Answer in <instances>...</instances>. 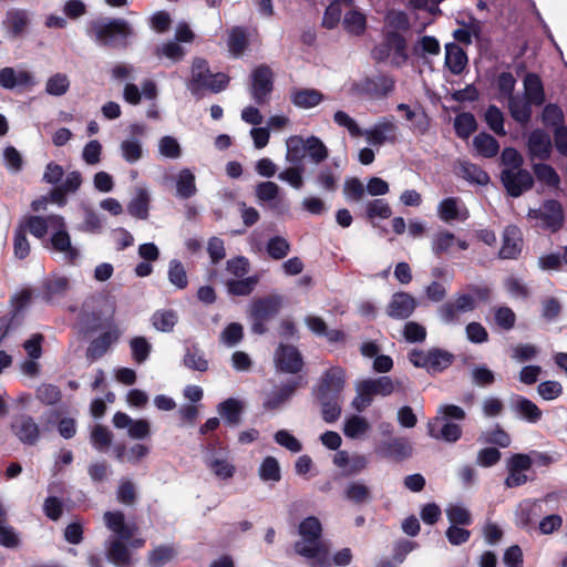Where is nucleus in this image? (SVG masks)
Returning a JSON list of instances; mask_svg holds the SVG:
<instances>
[{
  "label": "nucleus",
  "mask_w": 567,
  "mask_h": 567,
  "mask_svg": "<svg viewBox=\"0 0 567 567\" xmlns=\"http://www.w3.org/2000/svg\"><path fill=\"white\" fill-rule=\"evenodd\" d=\"M86 34L97 45L117 51H126L136 35L127 20L106 17L91 20L86 27Z\"/></svg>",
  "instance_id": "nucleus-1"
},
{
  "label": "nucleus",
  "mask_w": 567,
  "mask_h": 567,
  "mask_svg": "<svg viewBox=\"0 0 567 567\" xmlns=\"http://www.w3.org/2000/svg\"><path fill=\"white\" fill-rule=\"evenodd\" d=\"M300 540L293 544L295 553L310 560L311 567H328L329 548L322 542V525L316 516H308L299 523Z\"/></svg>",
  "instance_id": "nucleus-2"
},
{
  "label": "nucleus",
  "mask_w": 567,
  "mask_h": 567,
  "mask_svg": "<svg viewBox=\"0 0 567 567\" xmlns=\"http://www.w3.org/2000/svg\"><path fill=\"white\" fill-rule=\"evenodd\" d=\"M284 307V297L271 293L265 297L255 298L248 310L250 331L254 334L262 336L268 332L267 323L275 319Z\"/></svg>",
  "instance_id": "nucleus-3"
},
{
  "label": "nucleus",
  "mask_w": 567,
  "mask_h": 567,
  "mask_svg": "<svg viewBox=\"0 0 567 567\" xmlns=\"http://www.w3.org/2000/svg\"><path fill=\"white\" fill-rule=\"evenodd\" d=\"M275 89V73L268 64L257 65L249 75L248 90L251 99L258 106L270 103Z\"/></svg>",
  "instance_id": "nucleus-4"
},
{
  "label": "nucleus",
  "mask_w": 567,
  "mask_h": 567,
  "mask_svg": "<svg viewBox=\"0 0 567 567\" xmlns=\"http://www.w3.org/2000/svg\"><path fill=\"white\" fill-rule=\"evenodd\" d=\"M396 81L392 75L380 73L372 76H365L360 82L353 84L357 94L370 100L386 99L395 90Z\"/></svg>",
  "instance_id": "nucleus-5"
},
{
  "label": "nucleus",
  "mask_w": 567,
  "mask_h": 567,
  "mask_svg": "<svg viewBox=\"0 0 567 567\" xmlns=\"http://www.w3.org/2000/svg\"><path fill=\"white\" fill-rule=\"evenodd\" d=\"M12 435L25 446H34L41 440L42 429L35 419L27 413L16 414L10 422Z\"/></svg>",
  "instance_id": "nucleus-6"
},
{
  "label": "nucleus",
  "mask_w": 567,
  "mask_h": 567,
  "mask_svg": "<svg viewBox=\"0 0 567 567\" xmlns=\"http://www.w3.org/2000/svg\"><path fill=\"white\" fill-rule=\"evenodd\" d=\"M528 217L540 219L542 226L551 233L558 231L564 225V209L556 199H546L537 209H529Z\"/></svg>",
  "instance_id": "nucleus-7"
},
{
  "label": "nucleus",
  "mask_w": 567,
  "mask_h": 567,
  "mask_svg": "<svg viewBox=\"0 0 567 567\" xmlns=\"http://www.w3.org/2000/svg\"><path fill=\"white\" fill-rule=\"evenodd\" d=\"M501 182L511 197H519L534 186L533 175L525 168L517 171L503 169L501 172Z\"/></svg>",
  "instance_id": "nucleus-8"
},
{
  "label": "nucleus",
  "mask_w": 567,
  "mask_h": 567,
  "mask_svg": "<svg viewBox=\"0 0 567 567\" xmlns=\"http://www.w3.org/2000/svg\"><path fill=\"white\" fill-rule=\"evenodd\" d=\"M52 229L53 233L44 247L55 252L63 254L65 261L70 265H74L80 257V251L72 245L65 220L63 219L62 227H53Z\"/></svg>",
  "instance_id": "nucleus-9"
},
{
  "label": "nucleus",
  "mask_w": 567,
  "mask_h": 567,
  "mask_svg": "<svg viewBox=\"0 0 567 567\" xmlns=\"http://www.w3.org/2000/svg\"><path fill=\"white\" fill-rule=\"evenodd\" d=\"M346 384V372L341 367H331L320 378L315 390L316 396L341 398Z\"/></svg>",
  "instance_id": "nucleus-10"
},
{
  "label": "nucleus",
  "mask_w": 567,
  "mask_h": 567,
  "mask_svg": "<svg viewBox=\"0 0 567 567\" xmlns=\"http://www.w3.org/2000/svg\"><path fill=\"white\" fill-rule=\"evenodd\" d=\"M275 364L278 371L296 374L303 368V358L297 347L280 343L275 350Z\"/></svg>",
  "instance_id": "nucleus-11"
},
{
  "label": "nucleus",
  "mask_w": 567,
  "mask_h": 567,
  "mask_svg": "<svg viewBox=\"0 0 567 567\" xmlns=\"http://www.w3.org/2000/svg\"><path fill=\"white\" fill-rule=\"evenodd\" d=\"M63 226V216L51 214L49 216L29 215L23 217L18 227L24 229V233H30L35 238L42 239L48 234V229L53 227Z\"/></svg>",
  "instance_id": "nucleus-12"
},
{
  "label": "nucleus",
  "mask_w": 567,
  "mask_h": 567,
  "mask_svg": "<svg viewBox=\"0 0 567 567\" xmlns=\"http://www.w3.org/2000/svg\"><path fill=\"white\" fill-rule=\"evenodd\" d=\"M121 337V330L116 324H107V330L94 338L85 351V357L90 362H94L106 354L112 344L117 342Z\"/></svg>",
  "instance_id": "nucleus-13"
},
{
  "label": "nucleus",
  "mask_w": 567,
  "mask_h": 567,
  "mask_svg": "<svg viewBox=\"0 0 567 567\" xmlns=\"http://www.w3.org/2000/svg\"><path fill=\"white\" fill-rule=\"evenodd\" d=\"M476 307L475 299L472 295H458L454 301L444 302L439 308L440 318L446 323L458 321L460 312L473 311Z\"/></svg>",
  "instance_id": "nucleus-14"
},
{
  "label": "nucleus",
  "mask_w": 567,
  "mask_h": 567,
  "mask_svg": "<svg viewBox=\"0 0 567 567\" xmlns=\"http://www.w3.org/2000/svg\"><path fill=\"white\" fill-rule=\"evenodd\" d=\"M416 308V300L408 292L399 291L393 293L386 306V315L395 320L408 319Z\"/></svg>",
  "instance_id": "nucleus-15"
},
{
  "label": "nucleus",
  "mask_w": 567,
  "mask_h": 567,
  "mask_svg": "<svg viewBox=\"0 0 567 567\" xmlns=\"http://www.w3.org/2000/svg\"><path fill=\"white\" fill-rule=\"evenodd\" d=\"M70 288V281L65 276H51L42 281L37 293L44 302L52 303L65 297Z\"/></svg>",
  "instance_id": "nucleus-16"
},
{
  "label": "nucleus",
  "mask_w": 567,
  "mask_h": 567,
  "mask_svg": "<svg viewBox=\"0 0 567 567\" xmlns=\"http://www.w3.org/2000/svg\"><path fill=\"white\" fill-rule=\"evenodd\" d=\"M35 85L32 73L6 66L0 70V86L4 90L29 89Z\"/></svg>",
  "instance_id": "nucleus-17"
},
{
  "label": "nucleus",
  "mask_w": 567,
  "mask_h": 567,
  "mask_svg": "<svg viewBox=\"0 0 567 567\" xmlns=\"http://www.w3.org/2000/svg\"><path fill=\"white\" fill-rule=\"evenodd\" d=\"M396 130L398 127L391 118L383 117L363 134L365 135L369 144L381 146L385 142L395 143Z\"/></svg>",
  "instance_id": "nucleus-18"
},
{
  "label": "nucleus",
  "mask_w": 567,
  "mask_h": 567,
  "mask_svg": "<svg viewBox=\"0 0 567 567\" xmlns=\"http://www.w3.org/2000/svg\"><path fill=\"white\" fill-rule=\"evenodd\" d=\"M527 148L532 158L546 161L550 157L553 143L544 130L535 128L528 136Z\"/></svg>",
  "instance_id": "nucleus-19"
},
{
  "label": "nucleus",
  "mask_w": 567,
  "mask_h": 567,
  "mask_svg": "<svg viewBox=\"0 0 567 567\" xmlns=\"http://www.w3.org/2000/svg\"><path fill=\"white\" fill-rule=\"evenodd\" d=\"M30 23L29 13L24 9L12 8L6 12L2 27L10 39L20 38Z\"/></svg>",
  "instance_id": "nucleus-20"
},
{
  "label": "nucleus",
  "mask_w": 567,
  "mask_h": 567,
  "mask_svg": "<svg viewBox=\"0 0 567 567\" xmlns=\"http://www.w3.org/2000/svg\"><path fill=\"white\" fill-rule=\"evenodd\" d=\"M412 445L405 437H394L390 441H384L378 447V453L382 457L390 458L395 462H402L410 457L412 455Z\"/></svg>",
  "instance_id": "nucleus-21"
},
{
  "label": "nucleus",
  "mask_w": 567,
  "mask_h": 567,
  "mask_svg": "<svg viewBox=\"0 0 567 567\" xmlns=\"http://www.w3.org/2000/svg\"><path fill=\"white\" fill-rule=\"evenodd\" d=\"M439 217L446 223L453 220H466L470 217V212L462 204L458 197H447L440 202L437 206Z\"/></svg>",
  "instance_id": "nucleus-22"
},
{
  "label": "nucleus",
  "mask_w": 567,
  "mask_h": 567,
  "mask_svg": "<svg viewBox=\"0 0 567 567\" xmlns=\"http://www.w3.org/2000/svg\"><path fill=\"white\" fill-rule=\"evenodd\" d=\"M301 377L292 379L285 384H282L278 390L272 391L267 395L264 401V408L268 411H274L279 409L284 403H286L296 392V390L300 386Z\"/></svg>",
  "instance_id": "nucleus-23"
},
{
  "label": "nucleus",
  "mask_w": 567,
  "mask_h": 567,
  "mask_svg": "<svg viewBox=\"0 0 567 567\" xmlns=\"http://www.w3.org/2000/svg\"><path fill=\"white\" fill-rule=\"evenodd\" d=\"M455 360V355L441 348H432L429 350L425 370L430 374H436L449 369Z\"/></svg>",
  "instance_id": "nucleus-24"
},
{
  "label": "nucleus",
  "mask_w": 567,
  "mask_h": 567,
  "mask_svg": "<svg viewBox=\"0 0 567 567\" xmlns=\"http://www.w3.org/2000/svg\"><path fill=\"white\" fill-rule=\"evenodd\" d=\"M524 99L535 106H542L546 96L543 82L536 73H528L524 79Z\"/></svg>",
  "instance_id": "nucleus-25"
},
{
  "label": "nucleus",
  "mask_w": 567,
  "mask_h": 567,
  "mask_svg": "<svg viewBox=\"0 0 567 567\" xmlns=\"http://www.w3.org/2000/svg\"><path fill=\"white\" fill-rule=\"evenodd\" d=\"M466 52L456 43L445 44V65L455 75H460L467 65Z\"/></svg>",
  "instance_id": "nucleus-26"
},
{
  "label": "nucleus",
  "mask_w": 567,
  "mask_h": 567,
  "mask_svg": "<svg viewBox=\"0 0 567 567\" xmlns=\"http://www.w3.org/2000/svg\"><path fill=\"white\" fill-rule=\"evenodd\" d=\"M323 94L316 89H295L291 91V103L300 109H311L323 101Z\"/></svg>",
  "instance_id": "nucleus-27"
},
{
  "label": "nucleus",
  "mask_w": 567,
  "mask_h": 567,
  "mask_svg": "<svg viewBox=\"0 0 567 567\" xmlns=\"http://www.w3.org/2000/svg\"><path fill=\"white\" fill-rule=\"evenodd\" d=\"M533 105L534 104L526 101L525 99L522 100L517 96H511L508 100V111L512 118L523 127L527 126L532 120Z\"/></svg>",
  "instance_id": "nucleus-28"
},
{
  "label": "nucleus",
  "mask_w": 567,
  "mask_h": 567,
  "mask_svg": "<svg viewBox=\"0 0 567 567\" xmlns=\"http://www.w3.org/2000/svg\"><path fill=\"white\" fill-rule=\"evenodd\" d=\"M516 227H507L504 234L499 257L503 259H515L522 251V239L517 237Z\"/></svg>",
  "instance_id": "nucleus-29"
},
{
  "label": "nucleus",
  "mask_w": 567,
  "mask_h": 567,
  "mask_svg": "<svg viewBox=\"0 0 567 567\" xmlns=\"http://www.w3.org/2000/svg\"><path fill=\"white\" fill-rule=\"evenodd\" d=\"M364 388V394L386 396L394 391V384L390 377L367 379L360 383Z\"/></svg>",
  "instance_id": "nucleus-30"
},
{
  "label": "nucleus",
  "mask_w": 567,
  "mask_h": 567,
  "mask_svg": "<svg viewBox=\"0 0 567 567\" xmlns=\"http://www.w3.org/2000/svg\"><path fill=\"white\" fill-rule=\"evenodd\" d=\"M473 145L477 153L485 157L492 158L499 152L498 141L488 133L481 132L473 138Z\"/></svg>",
  "instance_id": "nucleus-31"
},
{
  "label": "nucleus",
  "mask_w": 567,
  "mask_h": 567,
  "mask_svg": "<svg viewBox=\"0 0 567 567\" xmlns=\"http://www.w3.org/2000/svg\"><path fill=\"white\" fill-rule=\"evenodd\" d=\"M343 497L355 505H360L370 502L372 499V493L370 487L364 483L353 481L344 488Z\"/></svg>",
  "instance_id": "nucleus-32"
},
{
  "label": "nucleus",
  "mask_w": 567,
  "mask_h": 567,
  "mask_svg": "<svg viewBox=\"0 0 567 567\" xmlns=\"http://www.w3.org/2000/svg\"><path fill=\"white\" fill-rule=\"evenodd\" d=\"M228 50L233 56H240L246 51L249 45L248 35L246 29L244 27H234L229 31L228 41H227Z\"/></svg>",
  "instance_id": "nucleus-33"
},
{
  "label": "nucleus",
  "mask_w": 567,
  "mask_h": 567,
  "mask_svg": "<svg viewBox=\"0 0 567 567\" xmlns=\"http://www.w3.org/2000/svg\"><path fill=\"white\" fill-rule=\"evenodd\" d=\"M107 558L117 567H127L131 565V553L127 545L121 539H114L110 543Z\"/></svg>",
  "instance_id": "nucleus-34"
},
{
  "label": "nucleus",
  "mask_w": 567,
  "mask_h": 567,
  "mask_svg": "<svg viewBox=\"0 0 567 567\" xmlns=\"http://www.w3.org/2000/svg\"><path fill=\"white\" fill-rule=\"evenodd\" d=\"M243 404L239 400L229 398L219 403L218 412L229 425H237L240 422Z\"/></svg>",
  "instance_id": "nucleus-35"
},
{
  "label": "nucleus",
  "mask_w": 567,
  "mask_h": 567,
  "mask_svg": "<svg viewBox=\"0 0 567 567\" xmlns=\"http://www.w3.org/2000/svg\"><path fill=\"white\" fill-rule=\"evenodd\" d=\"M210 71L207 68V62L204 59H195L192 69L190 90L195 92L199 89H207L210 79Z\"/></svg>",
  "instance_id": "nucleus-36"
},
{
  "label": "nucleus",
  "mask_w": 567,
  "mask_h": 567,
  "mask_svg": "<svg viewBox=\"0 0 567 567\" xmlns=\"http://www.w3.org/2000/svg\"><path fill=\"white\" fill-rule=\"evenodd\" d=\"M344 30L355 37L362 35L367 29L365 16L357 10H350L342 21Z\"/></svg>",
  "instance_id": "nucleus-37"
},
{
  "label": "nucleus",
  "mask_w": 567,
  "mask_h": 567,
  "mask_svg": "<svg viewBox=\"0 0 567 567\" xmlns=\"http://www.w3.org/2000/svg\"><path fill=\"white\" fill-rule=\"evenodd\" d=\"M176 550L173 545H159L148 553L147 564L150 567H162L173 560Z\"/></svg>",
  "instance_id": "nucleus-38"
},
{
  "label": "nucleus",
  "mask_w": 567,
  "mask_h": 567,
  "mask_svg": "<svg viewBox=\"0 0 567 567\" xmlns=\"http://www.w3.org/2000/svg\"><path fill=\"white\" fill-rule=\"evenodd\" d=\"M321 405L322 419L327 423L336 422L341 415V398L316 396Z\"/></svg>",
  "instance_id": "nucleus-39"
},
{
  "label": "nucleus",
  "mask_w": 567,
  "mask_h": 567,
  "mask_svg": "<svg viewBox=\"0 0 567 567\" xmlns=\"http://www.w3.org/2000/svg\"><path fill=\"white\" fill-rule=\"evenodd\" d=\"M515 410L529 423H537L543 415L542 410L533 401L522 395L517 396Z\"/></svg>",
  "instance_id": "nucleus-40"
},
{
  "label": "nucleus",
  "mask_w": 567,
  "mask_h": 567,
  "mask_svg": "<svg viewBox=\"0 0 567 567\" xmlns=\"http://www.w3.org/2000/svg\"><path fill=\"white\" fill-rule=\"evenodd\" d=\"M454 130L455 134L460 138H468L477 130V122L475 116L470 112H464L456 115L454 121Z\"/></svg>",
  "instance_id": "nucleus-41"
},
{
  "label": "nucleus",
  "mask_w": 567,
  "mask_h": 567,
  "mask_svg": "<svg viewBox=\"0 0 567 567\" xmlns=\"http://www.w3.org/2000/svg\"><path fill=\"white\" fill-rule=\"evenodd\" d=\"M150 197L145 189H138L136 196L127 204V212L138 219L148 217Z\"/></svg>",
  "instance_id": "nucleus-42"
},
{
  "label": "nucleus",
  "mask_w": 567,
  "mask_h": 567,
  "mask_svg": "<svg viewBox=\"0 0 567 567\" xmlns=\"http://www.w3.org/2000/svg\"><path fill=\"white\" fill-rule=\"evenodd\" d=\"M306 153L310 157L311 162L319 164L326 161L329 156V151L323 142L312 135L305 138Z\"/></svg>",
  "instance_id": "nucleus-43"
},
{
  "label": "nucleus",
  "mask_w": 567,
  "mask_h": 567,
  "mask_svg": "<svg viewBox=\"0 0 567 567\" xmlns=\"http://www.w3.org/2000/svg\"><path fill=\"white\" fill-rule=\"evenodd\" d=\"M176 190L177 195L184 199L190 198L196 194L195 175L188 168H184L179 172Z\"/></svg>",
  "instance_id": "nucleus-44"
},
{
  "label": "nucleus",
  "mask_w": 567,
  "mask_h": 567,
  "mask_svg": "<svg viewBox=\"0 0 567 567\" xmlns=\"http://www.w3.org/2000/svg\"><path fill=\"white\" fill-rule=\"evenodd\" d=\"M542 122L546 127H556L565 125V115L561 107L555 103H548L544 106L542 112Z\"/></svg>",
  "instance_id": "nucleus-45"
},
{
  "label": "nucleus",
  "mask_w": 567,
  "mask_h": 567,
  "mask_svg": "<svg viewBox=\"0 0 567 567\" xmlns=\"http://www.w3.org/2000/svg\"><path fill=\"white\" fill-rule=\"evenodd\" d=\"M258 284L257 276L244 279H230L226 282L228 293L233 296H249Z\"/></svg>",
  "instance_id": "nucleus-46"
},
{
  "label": "nucleus",
  "mask_w": 567,
  "mask_h": 567,
  "mask_svg": "<svg viewBox=\"0 0 567 567\" xmlns=\"http://www.w3.org/2000/svg\"><path fill=\"white\" fill-rule=\"evenodd\" d=\"M306 155L305 138L301 136H291L287 141V161L291 164L301 166Z\"/></svg>",
  "instance_id": "nucleus-47"
},
{
  "label": "nucleus",
  "mask_w": 567,
  "mask_h": 567,
  "mask_svg": "<svg viewBox=\"0 0 567 567\" xmlns=\"http://www.w3.org/2000/svg\"><path fill=\"white\" fill-rule=\"evenodd\" d=\"M131 354L134 362L144 363L152 352V344L145 337H133L130 340Z\"/></svg>",
  "instance_id": "nucleus-48"
},
{
  "label": "nucleus",
  "mask_w": 567,
  "mask_h": 567,
  "mask_svg": "<svg viewBox=\"0 0 567 567\" xmlns=\"http://www.w3.org/2000/svg\"><path fill=\"white\" fill-rule=\"evenodd\" d=\"M152 323L158 331L171 332L177 323V315L172 309L157 310L152 316Z\"/></svg>",
  "instance_id": "nucleus-49"
},
{
  "label": "nucleus",
  "mask_w": 567,
  "mask_h": 567,
  "mask_svg": "<svg viewBox=\"0 0 567 567\" xmlns=\"http://www.w3.org/2000/svg\"><path fill=\"white\" fill-rule=\"evenodd\" d=\"M206 466L220 480H229L236 473V467L227 460L209 457L205 461Z\"/></svg>",
  "instance_id": "nucleus-50"
},
{
  "label": "nucleus",
  "mask_w": 567,
  "mask_h": 567,
  "mask_svg": "<svg viewBox=\"0 0 567 567\" xmlns=\"http://www.w3.org/2000/svg\"><path fill=\"white\" fill-rule=\"evenodd\" d=\"M258 473L264 482H279L281 480L279 462L274 456H266L262 460Z\"/></svg>",
  "instance_id": "nucleus-51"
},
{
  "label": "nucleus",
  "mask_w": 567,
  "mask_h": 567,
  "mask_svg": "<svg viewBox=\"0 0 567 567\" xmlns=\"http://www.w3.org/2000/svg\"><path fill=\"white\" fill-rule=\"evenodd\" d=\"M484 120L489 130H492L496 135H506V131L504 128V114L498 106L494 104L489 105L485 111Z\"/></svg>",
  "instance_id": "nucleus-52"
},
{
  "label": "nucleus",
  "mask_w": 567,
  "mask_h": 567,
  "mask_svg": "<svg viewBox=\"0 0 567 567\" xmlns=\"http://www.w3.org/2000/svg\"><path fill=\"white\" fill-rule=\"evenodd\" d=\"M35 398L44 405H55L61 401L62 392L54 384L43 383L37 389Z\"/></svg>",
  "instance_id": "nucleus-53"
},
{
  "label": "nucleus",
  "mask_w": 567,
  "mask_h": 567,
  "mask_svg": "<svg viewBox=\"0 0 567 567\" xmlns=\"http://www.w3.org/2000/svg\"><path fill=\"white\" fill-rule=\"evenodd\" d=\"M290 249L291 247L289 241L281 236L271 237L266 245L268 256L275 260H280L287 257Z\"/></svg>",
  "instance_id": "nucleus-54"
},
{
  "label": "nucleus",
  "mask_w": 567,
  "mask_h": 567,
  "mask_svg": "<svg viewBox=\"0 0 567 567\" xmlns=\"http://www.w3.org/2000/svg\"><path fill=\"white\" fill-rule=\"evenodd\" d=\"M456 241V237L449 230L439 231L432 240V251L436 257L447 252Z\"/></svg>",
  "instance_id": "nucleus-55"
},
{
  "label": "nucleus",
  "mask_w": 567,
  "mask_h": 567,
  "mask_svg": "<svg viewBox=\"0 0 567 567\" xmlns=\"http://www.w3.org/2000/svg\"><path fill=\"white\" fill-rule=\"evenodd\" d=\"M533 171L539 182H543L550 187H558V185L560 184L559 175L549 164H534Z\"/></svg>",
  "instance_id": "nucleus-56"
},
{
  "label": "nucleus",
  "mask_w": 567,
  "mask_h": 567,
  "mask_svg": "<svg viewBox=\"0 0 567 567\" xmlns=\"http://www.w3.org/2000/svg\"><path fill=\"white\" fill-rule=\"evenodd\" d=\"M183 363L186 368L199 372H205L208 370V361L205 359L204 354L196 347L188 348L183 359Z\"/></svg>",
  "instance_id": "nucleus-57"
},
{
  "label": "nucleus",
  "mask_w": 567,
  "mask_h": 567,
  "mask_svg": "<svg viewBox=\"0 0 567 567\" xmlns=\"http://www.w3.org/2000/svg\"><path fill=\"white\" fill-rule=\"evenodd\" d=\"M368 421L359 415H352L344 422L343 433L347 437L357 439L369 430Z\"/></svg>",
  "instance_id": "nucleus-58"
},
{
  "label": "nucleus",
  "mask_w": 567,
  "mask_h": 567,
  "mask_svg": "<svg viewBox=\"0 0 567 567\" xmlns=\"http://www.w3.org/2000/svg\"><path fill=\"white\" fill-rule=\"evenodd\" d=\"M168 279L178 289H185L188 285L187 274L184 265L178 259L169 261Z\"/></svg>",
  "instance_id": "nucleus-59"
},
{
  "label": "nucleus",
  "mask_w": 567,
  "mask_h": 567,
  "mask_svg": "<svg viewBox=\"0 0 567 567\" xmlns=\"http://www.w3.org/2000/svg\"><path fill=\"white\" fill-rule=\"evenodd\" d=\"M463 177L478 185H486L489 182V175L478 165L464 163L462 165Z\"/></svg>",
  "instance_id": "nucleus-60"
},
{
  "label": "nucleus",
  "mask_w": 567,
  "mask_h": 567,
  "mask_svg": "<svg viewBox=\"0 0 567 567\" xmlns=\"http://www.w3.org/2000/svg\"><path fill=\"white\" fill-rule=\"evenodd\" d=\"M70 81L65 74L55 73L47 81L45 91L50 95L61 96L69 90Z\"/></svg>",
  "instance_id": "nucleus-61"
},
{
  "label": "nucleus",
  "mask_w": 567,
  "mask_h": 567,
  "mask_svg": "<svg viewBox=\"0 0 567 567\" xmlns=\"http://www.w3.org/2000/svg\"><path fill=\"white\" fill-rule=\"evenodd\" d=\"M13 254L20 260L25 259L30 254V243L27 238V234L24 229L18 226L13 235Z\"/></svg>",
  "instance_id": "nucleus-62"
},
{
  "label": "nucleus",
  "mask_w": 567,
  "mask_h": 567,
  "mask_svg": "<svg viewBox=\"0 0 567 567\" xmlns=\"http://www.w3.org/2000/svg\"><path fill=\"white\" fill-rule=\"evenodd\" d=\"M446 516L452 525L468 526L472 524V516L470 512L460 505H451L446 509Z\"/></svg>",
  "instance_id": "nucleus-63"
},
{
  "label": "nucleus",
  "mask_w": 567,
  "mask_h": 567,
  "mask_svg": "<svg viewBox=\"0 0 567 567\" xmlns=\"http://www.w3.org/2000/svg\"><path fill=\"white\" fill-rule=\"evenodd\" d=\"M365 213L368 218L373 219L380 217L386 219L391 217L392 209L384 199H373L367 204Z\"/></svg>",
  "instance_id": "nucleus-64"
}]
</instances>
